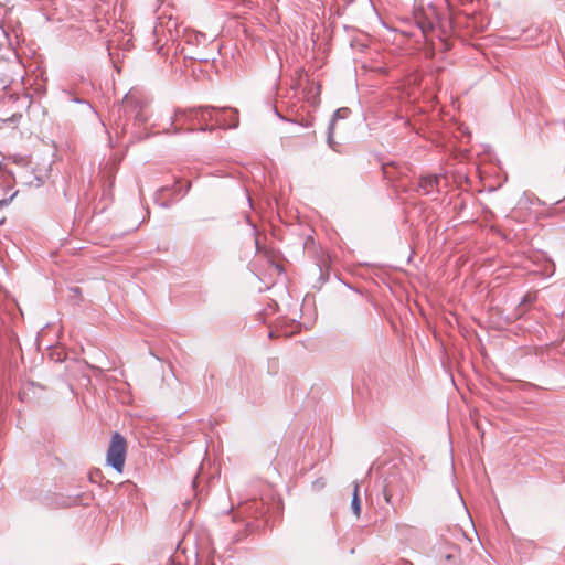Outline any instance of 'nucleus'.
<instances>
[{
  "instance_id": "nucleus-1",
  "label": "nucleus",
  "mask_w": 565,
  "mask_h": 565,
  "mask_svg": "<svg viewBox=\"0 0 565 565\" xmlns=\"http://www.w3.org/2000/svg\"><path fill=\"white\" fill-rule=\"evenodd\" d=\"M227 108H216L213 106H199L193 108L177 109L171 120V127L166 131L168 134H181L200 131H212L213 126H209V121L215 120L221 125L218 116L215 113H225Z\"/></svg>"
},
{
  "instance_id": "nucleus-2",
  "label": "nucleus",
  "mask_w": 565,
  "mask_h": 565,
  "mask_svg": "<svg viewBox=\"0 0 565 565\" xmlns=\"http://www.w3.org/2000/svg\"><path fill=\"white\" fill-rule=\"evenodd\" d=\"M149 100L138 89H130L124 97L120 105H115L110 109V117L117 127H120L121 111L134 115L135 120L145 124L149 118Z\"/></svg>"
},
{
  "instance_id": "nucleus-3",
  "label": "nucleus",
  "mask_w": 565,
  "mask_h": 565,
  "mask_svg": "<svg viewBox=\"0 0 565 565\" xmlns=\"http://www.w3.org/2000/svg\"><path fill=\"white\" fill-rule=\"evenodd\" d=\"M127 441L119 433H114L107 450V463L116 471L121 472L125 466Z\"/></svg>"
},
{
  "instance_id": "nucleus-4",
  "label": "nucleus",
  "mask_w": 565,
  "mask_h": 565,
  "mask_svg": "<svg viewBox=\"0 0 565 565\" xmlns=\"http://www.w3.org/2000/svg\"><path fill=\"white\" fill-rule=\"evenodd\" d=\"M383 175L386 180L392 182L395 188L406 189V184L403 182L406 167L397 166L394 162L385 163L382 167Z\"/></svg>"
},
{
  "instance_id": "nucleus-5",
  "label": "nucleus",
  "mask_w": 565,
  "mask_h": 565,
  "mask_svg": "<svg viewBox=\"0 0 565 565\" xmlns=\"http://www.w3.org/2000/svg\"><path fill=\"white\" fill-rule=\"evenodd\" d=\"M383 494H384V499H385V502L387 504H391L394 507V511L397 512L398 510H404L406 509L409 503H411V499L404 494L401 495V499L398 500V503L397 505H394V502H393V493H392V490L390 489L388 486H385L384 489H383Z\"/></svg>"
},
{
  "instance_id": "nucleus-6",
  "label": "nucleus",
  "mask_w": 565,
  "mask_h": 565,
  "mask_svg": "<svg viewBox=\"0 0 565 565\" xmlns=\"http://www.w3.org/2000/svg\"><path fill=\"white\" fill-rule=\"evenodd\" d=\"M438 175H426L420 178L418 185L423 190L424 194H429L438 186Z\"/></svg>"
},
{
  "instance_id": "nucleus-7",
  "label": "nucleus",
  "mask_w": 565,
  "mask_h": 565,
  "mask_svg": "<svg viewBox=\"0 0 565 565\" xmlns=\"http://www.w3.org/2000/svg\"><path fill=\"white\" fill-rule=\"evenodd\" d=\"M348 113H349L348 108H340V109L335 110V113L333 114L332 120L328 128V142L330 146L332 145V134H333V128H334V124H335L337 119L344 118Z\"/></svg>"
},
{
  "instance_id": "nucleus-8",
  "label": "nucleus",
  "mask_w": 565,
  "mask_h": 565,
  "mask_svg": "<svg viewBox=\"0 0 565 565\" xmlns=\"http://www.w3.org/2000/svg\"><path fill=\"white\" fill-rule=\"evenodd\" d=\"M359 483L356 481L353 482V497H352V502H351V508H352V511L353 513L356 515V516H360V513H361V501H360V498H359Z\"/></svg>"
},
{
  "instance_id": "nucleus-9",
  "label": "nucleus",
  "mask_w": 565,
  "mask_h": 565,
  "mask_svg": "<svg viewBox=\"0 0 565 565\" xmlns=\"http://www.w3.org/2000/svg\"><path fill=\"white\" fill-rule=\"evenodd\" d=\"M255 245H256V250H257V253H258V254H264V255H266V256H268V255H269V250L267 249V247H266V246H264V245H262V244L259 243L258 237H256V238H255Z\"/></svg>"
},
{
  "instance_id": "nucleus-10",
  "label": "nucleus",
  "mask_w": 565,
  "mask_h": 565,
  "mask_svg": "<svg viewBox=\"0 0 565 565\" xmlns=\"http://www.w3.org/2000/svg\"><path fill=\"white\" fill-rule=\"evenodd\" d=\"M15 194H17V192L14 194H12L9 199L0 200V207L9 205L10 202L12 201V199L15 196Z\"/></svg>"
},
{
  "instance_id": "nucleus-11",
  "label": "nucleus",
  "mask_w": 565,
  "mask_h": 565,
  "mask_svg": "<svg viewBox=\"0 0 565 565\" xmlns=\"http://www.w3.org/2000/svg\"><path fill=\"white\" fill-rule=\"evenodd\" d=\"M231 115H232L233 122L231 125H228V127H236L237 122H238L237 114L235 110L231 109Z\"/></svg>"
},
{
  "instance_id": "nucleus-12",
  "label": "nucleus",
  "mask_w": 565,
  "mask_h": 565,
  "mask_svg": "<svg viewBox=\"0 0 565 565\" xmlns=\"http://www.w3.org/2000/svg\"><path fill=\"white\" fill-rule=\"evenodd\" d=\"M195 39L199 41V38H202V39H205L204 34L200 33V34H194Z\"/></svg>"
},
{
  "instance_id": "nucleus-13",
  "label": "nucleus",
  "mask_w": 565,
  "mask_h": 565,
  "mask_svg": "<svg viewBox=\"0 0 565 565\" xmlns=\"http://www.w3.org/2000/svg\"><path fill=\"white\" fill-rule=\"evenodd\" d=\"M0 35H1V36H3V38H6V36H7V34H6L4 30H3V29H1V28H0Z\"/></svg>"
},
{
  "instance_id": "nucleus-14",
  "label": "nucleus",
  "mask_w": 565,
  "mask_h": 565,
  "mask_svg": "<svg viewBox=\"0 0 565 565\" xmlns=\"http://www.w3.org/2000/svg\"><path fill=\"white\" fill-rule=\"evenodd\" d=\"M190 188H191V183L189 182L185 191H188Z\"/></svg>"
}]
</instances>
